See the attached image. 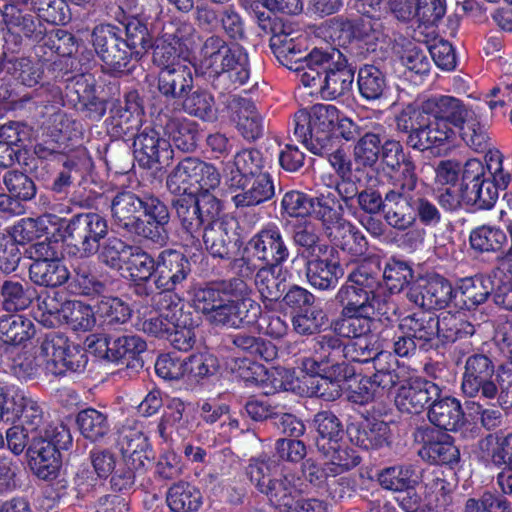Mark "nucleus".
I'll use <instances>...</instances> for the list:
<instances>
[{"label":"nucleus","instance_id":"1","mask_svg":"<svg viewBox=\"0 0 512 512\" xmlns=\"http://www.w3.org/2000/svg\"><path fill=\"white\" fill-rule=\"evenodd\" d=\"M396 125L408 134L407 145L418 151L441 148L457 135L477 152L489 145L485 126L461 99L450 95L432 96L419 107L405 106L396 116Z\"/></svg>","mask_w":512,"mask_h":512},{"label":"nucleus","instance_id":"2","mask_svg":"<svg viewBox=\"0 0 512 512\" xmlns=\"http://www.w3.org/2000/svg\"><path fill=\"white\" fill-rule=\"evenodd\" d=\"M194 308L215 326L242 329L254 326L262 316L261 305L251 297V289L240 279H226L195 287Z\"/></svg>","mask_w":512,"mask_h":512},{"label":"nucleus","instance_id":"3","mask_svg":"<svg viewBox=\"0 0 512 512\" xmlns=\"http://www.w3.org/2000/svg\"><path fill=\"white\" fill-rule=\"evenodd\" d=\"M110 208L113 219L125 231L160 246L169 240L170 211L157 195L123 189L115 193Z\"/></svg>","mask_w":512,"mask_h":512},{"label":"nucleus","instance_id":"4","mask_svg":"<svg viewBox=\"0 0 512 512\" xmlns=\"http://www.w3.org/2000/svg\"><path fill=\"white\" fill-rule=\"evenodd\" d=\"M202 66L211 87L220 95L230 94L246 84L250 77L248 53L238 43L222 37H208L201 49Z\"/></svg>","mask_w":512,"mask_h":512},{"label":"nucleus","instance_id":"5","mask_svg":"<svg viewBox=\"0 0 512 512\" xmlns=\"http://www.w3.org/2000/svg\"><path fill=\"white\" fill-rule=\"evenodd\" d=\"M172 207L180 224L182 246L200 247V233L220 222L223 203L210 191H201L175 197Z\"/></svg>","mask_w":512,"mask_h":512},{"label":"nucleus","instance_id":"6","mask_svg":"<svg viewBox=\"0 0 512 512\" xmlns=\"http://www.w3.org/2000/svg\"><path fill=\"white\" fill-rule=\"evenodd\" d=\"M57 221V243L70 247V253L80 257L95 255L101 241L109 233L106 217L96 212H81L71 217L58 216Z\"/></svg>","mask_w":512,"mask_h":512},{"label":"nucleus","instance_id":"7","mask_svg":"<svg viewBox=\"0 0 512 512\" xmlns=\"http://www.w3.org/2000/svg\"><path fill=\"white\" fill-rule=\"evenodd\" d=\"M380 271L379 260L354 267L335 294L340 310L375 311L380 298Z\"/></svg>","mask_w":512,"mask_h":512},{"label":"nucleus","instance_id":"8","mask_svg":"<svg viewBox=\"0 0 512 512\" xmlns=\"http://www.w3.org/2000/svg\"><path fill=\"white\" fill-rule=\"evenodd\" d=\"M341 111L332 104H315L300 109L293 117L295 137L312 153L324 152L336 143L335 125Z\"/></svg>","mask_w":512,"mask_h":512},{"label":"nucleus","instance_id":"9","mask_svg":"<svg viewBox=\"0 0 512 512\" xmlns=\"http://www.w3.org/2000/svg\"><path fill=\"white\" fill-rule=\"evenodd\" d=\"M196 30L189 21L173 18L163 24L151 46L152 63L158 69L191 64Z\"/></svg>","mask_w":512,"mask_h":512},{"label":"nucleus","instance_id":"10","mask_svg":"<svg viewBox=\"0 0 512 512\" xmlns=\"http://www.w3.org/2000/svg\"><path fill=\"white\" fill-rule=\"evenodd\" d=\"M91 355L127 368L143 366L141 354L147 349L146 341L138 335L113 337L108 334H91L86 338Z\"/></svg>","mask_w":512,"mask_h":512},{"label":"nucleus","instance_id":"11","mask_svg":"<svg viewBox=\"0 0 512 512\" xmlns=\"http://www.w3.org/2000/svg\"><path fill=\"white\" fill-rule=\"evenodd\" d=\"M91 43L108 73L121 77L132 73L135 62L124 46L123 30L113 24H100L91 33Z\"/></svg>","mask_w":512,"mask_h":512},{"label":"nucleus","instance_id":"12","mask_svg":"<svg viewBox=\"0 0 512 512\" xmlns=\"http://www.w3.org/2000/svg\"><path fill=\"white\" fill-rule=\"evenodd\" d=\"M381 170L390 186L388 190H416L419 181L416 162L411 153L405 151L400 141L386 139L383 142Z\"/></svg>","mask_w":512,"mask_h":512},{"label":"nucleus","instance_id":"13","mask_svg":"<svg viewBox=\"0 0 512 512\" xmlns=\"http://www.w3.org/2000/svg\"><path fill=\"white\" fill-rule=\"evenodd\" d=\"M160 122H147L131 140L133 153L138 165L144 169L161 168L168 165L173 158V149L167 138L165 124Z\"/></svg>","mask_w":512,"mask_h":512},{"label":"nucleus","instance_id":"14","mask_svg":"<svg viewBox=\"0 0 512 512\" xmlns=\"http://www.w3.org/2000/svg\"><path fill=\"white\" fill-rule=\"evenodd\" d=\"M496 364L491 356L477 351L469 355L461 377V391L466 398L491 401L499 390L495 381Z\"/></svg>","mask_w":512,"mask_h":512},{"label":"nucleus","instance_id":"15","mask_svg":"<svg viewBox=\"0 0 512 512\" xmlns=\"http://www.w3.org/2000/svg\"><path fill=\"white\" fill-rule=\"evenodd\" d=\"M109 135L124 142L131 141L147 123L144 100L137 89L124 92L123 102L118 101L110 108L106 119Z\"/></svg>","mask_w":512,"mask_h":512},{"label":"nucleus","instance_id":"16","mask_svg":"<svg viewBox=\"0 0 512 512\" xmlns=\"http://www.w3.org/2000/svg\"><path fill=\"white\" fill-rule=\"evenodd\" d=\"M415 443L421 444L420 458L432 465L445 466L453 470L460 462V451L455 439L429 425L418 426L413 432Z\"/></svg>","mask_w":512,"mask_h":512},{"label":"nucleus","instance_id":"17","mask_svg":"<svg viewBox=\"0 0 512 512\" xmlns=\"http://www.w3.org/2000/svg\"><path fill=\"white\" fill-rule=\"evenodd\" d=\"M245 252L259 265H283L290 257L288 243L275 222H267L245 243Z\"/></svg>","mask_w":512,"mask_h":512},{"label":"nucleus","instance_id":"18","mask_svg":"<svg viewBox=\"0 0 512 512\" xmlns=\"http://www.w3.org/2000/svg\"><path fill=\"white\" fill-rule=\"evenodd\" d=\"M454 284L433 272L418 277L407 290V299L426 311L442 310L453 303Z\"/></svg>","mask_w":512,"mask_h":512},{"label":"nucleus","instance_id":"19","mask_svg":"<svg viewBox=\"0 0 512 512\" xmlns=\"http://www.w3.org/2000/svg\"><path fill=\"white\" fill-rule=\"evenodd\" d=\"M414 191L388 190L384 220L388 226L399 232H406L408 241L422 244L425 232L415 228Z\"/></svg>","mask_w":512,"mask_h":512},{"label":"nucleus","instance_id":"20","mask_svg":"<svg viewBox=\"0 0 512 512\" xmlns=\"http://www.w3.org/2000/svg\"><path fill=\"white\" fill-rule=\"evenodd\" d=\"M442 387L421 376H410L402 380L396 389L394 403L401 413L419 415L429 408Z\"/></svg>","mask_w":512,"mask_h":512},{"label":"nucleus","instance_id":"21","mask_svg":"<svg viewBox=\"0 0 512 512\" xmlns=\"http://www.w3.org/2000/svg\"><path fill=\"white\" fill-rule=\"evenodd\" d=\"M58 81L67 82V90L78 110L90 120L99 121L106 114L108 100L96 95V86L91 77L85 74H73L65 71L61 76L55 75Z\"/></svg>","mask_w":512,"mask_h":512},{"label":"nucleus","instance_id":"22","mask_svg":"<svg viewBox=\"0 0 512 512\" xmlns=\"http://www.w3.org/2000/svg\"><path fill=\"white\" fill-rule=\"evenodd\" d=\"M35 258L29 266V279L37 286L56 288L70 278V272L64 262L55 257L50 244L38 242L34 245Z\"/></svg>","mask_w":512,"mask_h":512},{"label":"nucleus","instance_id":"23","mask_svg":"<svg viewBox=\"0 0 512 512\" xmlns=\"http://www.w3.org/2000/svg\"><path fill=\"white\" fill-rule=\"evenodd\" d=\"M117 447L122 459L138 467H146L154 459V453L148 437L143 431V424L127 418L117 432Z\"/></svg>","mask_w":512,"mask_h":512},{"label":"nucleus","instance_id":"24","mask_svg":"<svg viewBox=\"0 0 512 512\" xmlns=\"http://www.w3.org/2000/svg\"><path fill=\"white\" fill-rule=\"evenodd\" d=\"M237 222L222 220L217 225L203 229L200 233V247H184L188 252H202L205 249L213 258L232 259L240 248V236L235 231Z\"/></svg>","mask_w":512,"mask_h":512},{"label":"nucleus","instance_id":"25","mask_svg":"<svg viewBox=\"0 0 512 512\" xmlns=\"http://www.w3.org/2000/svg\"><path fill=\"white\" fill-rule=\"evenodd\" d=\"M356 67L337 50V59L322 77L320 85L314 89L323 99L336 100L352 92Z\"/></svg>","mask_w":512,"mask_h":512},{"label":"nucleus","instance_id":"26","mask_svg":"<svg viewBox=\"0 0 512 512\" xmlns=\"http://www.w3.org/2000/svg\"><path fill=\"white\" fill-rule=\"evenodd\" d=\"M190 259L181 251L167 248L157 255L156 288H178L191 274Z\"/></svg>","mask_w":512,"mask_h":512},{"label":"nucleus","instance_id":"27","mask_svg":"<svg viewBox=\"0 0 512 512\" xmlns=\"http://www.w3.org/2000/svg\"><path fill=\"white\" fill-rule=\"evenodd\" d=\"M493 292L494 282L489 275L458 278L454 283L453 304L461 310L473 311L487 302Z\"/></svg>","mask_w":512,"mask_h":512},{"label":"nucleus","instance_id":"28","mask_svg":"<svg viewBox=\"0 0 512 512\" xmlns=\"http://www.w3.org/2000/svg\"><path fill=\"white\" fill-rule=\"evenodd\" d=\"M269 47L282 66L298 71L301 59L308 48V37L299 32H287L283 27L271 35Z\"/></svg>","mask_w":512,"mask_h":512},{"label":"nucleus","instance_id":"29","mask_svg":"<svg viewBox=\"0 0 512 512\" xmlns=\"http://www.w3.org/2000/svg\"><path fill=\"white\" fill-rule=\"evenodd\" d=\"M343 337L334 333L319 334L311 340V351L317 359L326 361L332 366V370L344 378H356L355 369L344 362L346 342Z\"/></svg>","mask_w":512,"mask_h":512},{"label":"nucleus","instance_id":"30","mask_svg":"<svg viewBox=\"0 0 512 512\" xmlns=\"http://www.w3.org/2000/svg\"><path fill=\"white\" fill-rule=\"evenodd\" d=\"M347 435L352 444L367 451L379 450L391 444L389 423L374 418L349 424Z\"/></svg>","mask_w":512,"mask_h":512},{"label":"nucleus","instance_id":"31","mask_svg":"<svg viewBox=\"0 0 512 512\" xmlns=\"http://www.w3.org/2000/svg\"><path fill=\"white\" fill-rule=\"evenodd\" d=\"M228 108L231 111V120L245 140L254 142L263 136V118L258 113L254 101L234 95L228 103Z\"/></svg>","mask_w":512,"mask_h":512},{"label":"nucleus","instance_id":"32","mask_svg":"<svg viewBox=\"0 0 512 512\" xmlns=\"http://www.w3.org/2000/svg\"><path fill=\"white\" fill-rule=\"evenodd\" d=\"M27 454L31 458L35 475L42 480H53L61 467L60 450L49 440L39 435H33Z\"/></svg>","mask_w":512,"mask_h":512},{"label":"nucleus","instance_id":"33","mask_svg":"<svg viewBox=\"0 0 512 512\" xmlns=\"http://www.w3.org/2000/svg\"><path fill=\"white\" fill-rule=\"evenodd\" d=\"M194 87L191 64L159 69L157 91L167 101L182 100Z\"/></svg>","mask_w":512,"mask_h":512},{"label":"nucleus","instance_id":"34","mask_svg":"<svg viewBox=\"0 0 512 512\" xmlns=\"http://www.w3.org/2000/svg\"><path fill=\"white\" fill-rule=\"evenodd\" d=\"M267 164V157L257 148H244L238 151L234 156L235 169L231 170L227 178L229 189L249 186V181L253 180L254 176L267 172Z\"/></svg>","mask_w":512,"mask_h":512},{"label":"nucleus","instance_id":"35","mask_svg":"<svg viewBox=\"0 0 512 512\" xmlns=\"http://www.w3.org/2000/svg\"><path fill=\"white\" fill-rule=\"evenodd\" d=\"M427 415L430 423L443 432L457 431L464 424L461 402L453 396L443 395V391L433 398Z\"/></svg>","mask_w":512,"mask_h":512},{"label":"nucleus","instance_id":"36","mask_svg":"<svg viewBox=\"0 0 512 512\" xmlns=\"http://www.w3.org/2000/svg\"><path fill=\"white\" fill-rule=\"evenodd\" d=\"M307 282L320 291L333 290L344 271L338 260L332 257L322 258L319 254L305 259Z\"/></svg>","mask_w":512,"mask_h":512},{"label":"nucleus","instance_id":"37","mask_svg":"<svg viewBox=\"0 0 512 512\" xmlns=\"http://www.w3.org/2000/svg\"><path fill=\"white\" fill-rule=\"evenodd\" d=\"M57 220L58 215L52 213H46L38 218H22L13 226L9 235L15 239L18 246L33 242L42 236L50 243H57Z\"/></svg>","mask_w":512,"mask_h":512},{"label":"nucleus","instance_id":"38","mask_svg":"<svg viewBox=\"0 0 512 512\" xmlns=\"http://www.w3.org/2000/svg\"><path fill=\"white\" fill-rule=\"evenodd\" d=\"M436 323V316L426 310L408 314L399 321L403 330L416 340L420 351L424 352L438 347Z\"/></svg>","mask_w":512,"mask_h":512},{"label":"nucleus","instance_id":"39","mask_svg":"<svg viewBox=\"0 0 512 512\" xmlns=\"http://www.w3.org/2000/svg\"><path fill=\"white\" fill-rule=\"evenodd\" d=\"M375 311L340 310L339 315L330 322V329L349 339L366 338L371 334Z\"/></svg>","mask_w":512,"mask_h":512},{"label":"nucleus","instance_id":"40","mask_svg":"<svg viewBox=\"0 0 512 512\" xmlns=\"http://www.w3.org/2000/svg\"><path fill=\"white\" fill-rule=\"evenodd\" d=\"M510 182L511 175L491 177L482 185H477L473 191L468 190L461 194L463 203L476 211H489L495 207L500 191L506 190Z\"/></svg>","mask_w":512,"mask_h":512},{"label":"nucleus","instance_id":"41","mask_svg":"<svg viewBox=\"0 0 512 512\" xmlns=\"http://www.w3.org/2000/svg\"><path fill=\"white\" fill-rule=\"evenodd\" d=\"M355 81L360 98L369 103L385 99L390 90L386 72L374 64L360 66Z\"/></svg>","mask_w":512,"mask_h":512},{"label":"nucleus","instance_id":"42","mask_svg":"<svg viewBox=\"0 0 512 512\" xmlns=\"http://www.w3.org/2000/svg\"><path fill=\"white\" fill-rule=\"evenodd\" d=\"M43 76L40 64L29 57H12L0 61V80L11 83L16 82L27 87L36 86Z\"/></svg>","mask_w":512,"mask_h":512},{"label":"nucleus","instance_id":"43","mask_svg":"<svg viewBox=\"0 0 512 512\" xmlns=\"http://www.w3.org/2000/svg\"><path fill=\"white\" fill-rule=\"evenodd\" d=\"M240 192L232 197V202L237 209L261 205L270 201L275 196V185L272 175L267 171L254 176L245 188H233Z\"/></svg>","mask_w":512,"mask_h":512},{"label":"nucleus","instance_id":"44","mask_svg":"<svg viewBox=\"0 0 512 512\" xmlns=\"http://www.w3.org/2000/svg\"><path fill=\"white\" fill-rule=\"evenodd\" d=\"M261 493L266 494L272 506L280 512H289L297 503L300 489L297 488L294 475H281L269 478Z\"/></svg>","mask_w":512,"mask_h":512},{"label":"nucleus","instance_id":"45","mask_svg":"<svg viewBox=\"0 0 512 512\" xmlns=\"http://www.w3.org/2000/svg\"><path fill=\"white\" fill-rule=\"evenodd\" d=\"M334 52L324 51L318 48H313L309 53L304 54L301 59L299 70L296 71L300 74V81L305 87L316 88L320 85L322 77L325 76L326 71L330 69L332 63H335Z\"/></svg>","mask_w":512,"mask_h":512},{"label":"nucleus","instance_id":"46","mask_svg":"<svg viewBox=\"0 0 512 512\" xmlns=\"http://www.w3.org/2000/svg\"><path fill=\"white\" fill-rule=\"evenodd\" d=\"M167 138L178 150L193 152L198 145L199 124L186 118L164 116Z\"/></svg>","mask_w":512,"mask_h":512},{"label":"nucleus","instance_id":"47","mask_svg":"<svg viewBox=\"0 0 512 512\" xmlns=\"http://www.w3.org/2000/svg\"><path fill=\"white\" fill-rule=\"evenodd\" d=\"M377 481L385 490L394 492L414 491L420 482V477L414 465H394L381 469L377 473Z\"/></svg>","mask_w":512,"mask_h":512},{"label":"nucleus","instance_id":"48","mask_svg":"<svg viewBox=\"0 0 512 512\" xmlns=\"http://www.w3.org/2000/svg\"><path fill=\"white\" fill-rule=\"evenodd\" d=\"M166 502L172 512H197L203 505V495L194 484L179 481L169 487Z\"/></svg>","mask_w":512,"mask_h":512},{"label":"nucleus","instance_id":"49","mask_svg":"<svg viewBox=\"0 0 512 512\" xmlns=\"http://www.w3.org/2000/svg\"><path fill=\"white\" fill-rule=\"evenodd\" d=\"M292 240L303 259L325 253L328 249V245L320 243L317 225L310 219L298 221L292 226Z\"/></svg>","mask_w":512,"mask_h":512},{"label":"nucleus","instance_id":"50","mask_svg":"<svg viewBox=\"0 0 512 512\" xmlns=\"http://www.w3.org/2000/svg\"><path fill=\"white\" fill-rule=\"evenodd\" d=\"M1 22L5 23L6 29L33 42L39 43L44 38L45 27L41 21L31 14L24 13L21 9L6 7Z\"/></svg>","mask_w":512,"mask_h":512},{"label":"nucleus","instance_id":"51","mask_svg":"<svg viewBox=\"0 0 512 512\" xmlns=\"http://www.w3.org/2000/svg\"><path fill=\"white\" fill-rule=\"evenodd\" d=\"M311 206L310 215H313L315 219L322 223L326 232L332 230L345 219L342 205L334 192H321L316 197H312Z\"/></svg>","mask_w":512,"mask_h":512},{"label":"nucleus","instance_id":"52","mask_svg":"<svg viewBox=\"0 0 512 512\" xmlns=\"http://www.w3.org/2000/svg\"><path fill=\"white\" fill-rule=\"evenodd\" d=\"M469 243L477 253H503L507 246V234L499 226L483 224L471 230Z\"/></svg>","mask_w":512,"mask_h":512},{"label":"nucleus","instance_id":"53","mask_svg":"<svg viewBox=\"0 0 512 512\" xmlns=\"http://www.w3.org/2000/svg\"><path fill=\"white\" fill-rule=\"evenodd\" d=\"M333 229H335L334 234L330 232L329 236L342 251L358 257L364 255L368 250V241L365 235L352 222L344 219Z\"/></svg>","mask_w":512,"mask_h":512},{"label":"nucleus","instance_id":"54","mask_svg":"<svg viewBox=\"0 0 512 512\" xmlns=\"http://www.w3.org/2000/svg\"><path fill=\"white\" fill-rule=\"evenodd\" d=\"M123 35H125L123 37L124 46L128 52H131L135 63L140 61L143 55L150 50L154 40L147 25L137 17L128 19Z\"/></svg>","mask_w":512,"mask_h":512},{"label":"nucleus","instance_id":"55","mask_svg":"<svg viewBox=\"0 0 512 512\" xmlns=\"http://www.w3.org/2000/svg\"><path fill=\"white\" fill-rule=\"evenodd\" d=\"M31 288L27 283L5 279L0 282V304L4 311L17 313L32 304Z\"/></svg>","mask_w":512,"mask_h":512},{"label":"nucleus","instance_id":"56","mask_svg":"<svg viewBox=\"0 0 512 512\" xmlns=\"http://www.w3.org/2000/svg\"><path fill=\"white\" fill-rule=\"evenodd\" d=\"M327 311L319 304L291 317L293 331L302 337L317 336L330 328Z\"/></svg>","mask_w":512,"mask_h":512},{"label":"nucleus","instance_id":"57","mask_svg":"<svg viewBox=\"0 0 512 512\" xmlns=\"http://www.w3.org/2000/svg\"><path fill=\"white\" fill-rule=\"evenodd\" d=\"M197 162L196 157H185L168 174L167 189L176 197L196 193L193 190V182L197 179L196 174L199 171Z\"/></svg>","mask_w":512,"mask_h":512},{"label":"nucleus","instance_id":"58","mask_svg":"<svg viewBox=\"0 0 512 512\" xmlns=\"http://www.w3.org/2000/svg\"><path fill=\"white\" fill-rule=\"evenodd\" d=\"M35 325L28 317L13 313L0 318V336L4 343L21 345L34 337Z\"/></svg>","mask_w":512,"mask_h":512},{"label":"nucleus","instance_id":"59","mask_svg":"<svg viewBox=\"0 0 512 512\" xmlns=\"http://www.w3.org/2000/svg\"><path fill=\"white\" fill-rule=\"evenodd\" d=\"M229 339L233 346L257 360L271 362L278 356L277 346L260 336L239 332L229 335Z\"/></svg>","mask_w":512,"mask_h":512},{"label":"nucleus","instance_id":"60","mask_svg":"<svg viewBox=\"0 0 512 512\" xmlns=\"http://www.w3.org/2000/svg\"><path fill=\"white\" fill-rule=\"evenodd\" d=\"M314 422L318 433L315 444L320 452H327L331 449V445L342 441L343 425L334 413L320 411L315 415Z\"/></svg>","mask_w":512,"mask_h":512},{"label":"nucleus","instance_id":"61","mask_svg":"<svg viewBox=\"0 0 512 512\" xmlns=\"http://www.w3.org/2000/svg\"><path fill=\"white\" fill-rule=\"evenodd\" d=\"M76 424L84 438L91 442L102 441L110 432L108 416L93 407L80 410Z\"/></svg>","mask_w":512,"mask_h":512},{"label":"nucleus","instance_id":"62","mask_svg":"<svg viewBox=\"0 0 512 512\" xmlns=\"http://www.w3.org/2000/svg\"><path fill=\"white\" fill-rule=\"evenodd\" d=\"M436 321L437 341L440 339L443 344L454 343L475 333L474 325L456 314L444 313L436 316Z\"/></svg>","mask_w":512,"mask_h":512},{"label":"nucleus","instance_id":"63","mask_svg":"<svg viewBox=\"0 0 512 512\" xmlns=\"http://www.w3.org/2000/svg\"><path fill=\"white\" fill-rule=\"evenodd\" d=\"M383 281L391 293H400L413 284L414 270L407 261L389 258L384 265L382 273Z\"/></svg>","mask_w":512,"mask_h":512},{"label":"nucleus","instance_id":"64","mask_svg":"<svg viewBox=\"0 0 512 512\" xmlns=\"http://www.w3.org/2000/svg\"><path fill=\"white\" fill-rule=\"evenodd\" d=\"M182 108L188 115L202 121H214L217 118V108L214 96L203 88L190 91L182 98Z\"/></svg>","mask_w":512,"mask_h":512}]
</instances>
